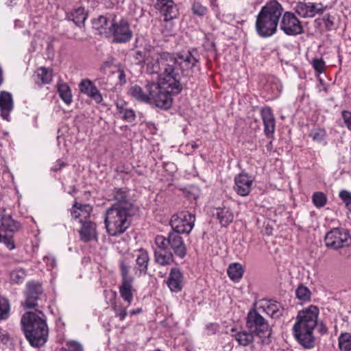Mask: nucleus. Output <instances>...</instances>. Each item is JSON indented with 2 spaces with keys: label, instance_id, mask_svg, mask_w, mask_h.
<instances>
[{
  "label": "nucleus",
  "instance_id": "f257e3e1",
  "mask_svg": "<svg viewBox=\"0 0 351 351\" xmlns=\"http://www.w3.org/2000/svg\"><path fill=\"white\" fill-rule=\"evenodd\" d=\"M195 53H197L196 50L186 51L182 53H178L176 55H173L167 51L157 53L158 58L154 61H150L149 58H147L145 62L147 64V71L149 74L158 73L162 72V77H165V66L163 63L165 62L163 59V55H168V59H172L175 64H172L173 68L174 69V73L176 75L177 80L180 79V72L184 76L190 75L192 73L193 69L196 66L199 60L195 56ZM167 63L171 64V63L166 62Z\"/></svg>",
  "mask_w": 351,
  "mask_h": 351
},
{
  "label": "nucleus",
  "instance_id": "f03ea898",
  "mask_svg": "<svg viewBox=\"0 0 351 351\" xmlns=\"http://www.w3.org/2000/svg\"><path fill=\"white\" fill-rule=\"evenodd\" d=\"M168 55H163V59L165 61L163 63L165 67V77L160 79V83H157L158 88L154 91L149 102V104L164 110L171 108L173 101L171 95H178L182 89L180 79L177 80L175 77L176 75L174 73L173 65L166 62L167 61L171 64H175L172 59L168 60Z\"/></svg>",
  "mask_w": 351,
  "mask_h": 351
},
{
  "label": "nucleus",
  "instance_id": "7ed1b4c3",
  "mask_svg": "<svg viewBox=\"0 0 351 351\" xmlns=\"http://www.w3.org/2000/svg\"><path fill=\"white\" fill-rule=\"evenodd\" d=\"M154 243V261L160 265H170L174 261L173 255L180 258L186 255V246L180 234L171 231L167 237L157 235Z\"/></svg>",
  "mask_w": 351,
  "mask_h": 351
},
{
  "label": "nucleus",
  "instance_id": "20e7f679",
  "mask_svg": "<svg viewBox=\"0 0 351 351\" xmlns=\"http://www.w3.org/2000/svg\"><path fill=\"white\" fill-rule=\"evenodd\" d=\"M22 330L29 344L40 348L48 339L49 328L45 315L41 311L25 313L21 319Z\"/></svg>",
  "mask_w": 351,
  "mask_h": 351
},
{
  "label": "nucleus",
  "instance_id": "39448f33",
  "mask_svg": "<svg viewBox=\"0 0 351 351\" xmlns=\"http://www.w3.org/2000/svg\"><path fill=\"white\" fill-rule=\"evenodd\" d=\"M318 315V308L313 305L298 312L293 331L298 343L304 348L311 349L315 346L313 330L317 325Z\"/></svg>",
  "mask_w": 351,
  "mask_h": 351
},
{
  "label": "nucleus",
  "instance_id": "423d86ee",
  "mask_svg": "<svg viewBox=\"0 0 351 351\" xmlns=\"http://www.w3.org/2000/svg\"><path fill=\"white\" fill-rule=\"evenodd\" d=\"M283 11L282 5L276 0L270 1L263 6L256 16L255 27L257 34L263 38L274 35Z\"/></svg>",
  "mask_w": 351,
  "mask_h": 351
},
{
  "label": "nucleus",
  "instance_id": "0eeeda50",
  "mask_svg": "<svg viewBox=\"0 0 351 351\" xmlns=\"http://www.w3.org/2000/svg\"><path fill=\"white\" fill-rule=\"evenodd\" d=\"M134 212L117 209L110 207L105 214V227L108 234L112 237L119 236L126 231L131 225L130 218L135 215Z\"/></svg>",
  "mask_w": 351,
  "mask_h": 351
},
{
  "label": "nucleus",
  "instance_id": "6e6552de",
  "mask_svg": "<svg viewBox=\"0 0 351 351\" xmlns=\"http://www.w3.org/2000/svg\"><path fill=\"white\" fill-rule=\"evenodd\" d=\"M246 326L251 332L261 339L263 343H270L271 329L267 320L256 310L252 309L248 312Z\"/></svg>",
  "mask_w": 351,
  "mask_h": 351
},
{
  "label": "nucleus",
  "instance_id": "1a4fd4ad",
  "mask_svg": "<svg viewBox=\"0 0 351 351\" xmlns=\"http://www.w3.org/2000/svg\"><path fill=\"white\" fill-rule=\"evenodd\" d=\"M0 242L10 250L15 248L13 234L19 231L21 225L10 215H3L1 218Z\"/></svg>",
  "mask_w": 351,
  "mask_h": 351
},
{
  "label": "nucleus",
  "instance_id": "9d476101",
  "mask_svg": "<svg viewBox=\"0 0 351 351\" xmlns=\"http://www.w3.org/2000/svg\"><path fill=\"white\" fill-rule=\"evenodd\" d=\"M324 242L328 248L333 250L348 247L351 246V236L347 230L335 228L326 233Z\"/></svg>",
  "mask_w": 351,
  "mask_h": 351
},
{
  "label": "nucleus",
  "instance_id": "9b49d317",
  "mask_svg": "<svg viewBox=\"0 0 351 351\" xmlns=\"http://www.w3.org/2000/svg\"><path fill=\"white\" fill-rule=\"evenodd\" d=\"M109 32L112 37V42L115 43H126L131 40L133 32L128 21L122 18L119 21L114 19L108 27Z\"/></svg>",
  "mask_w": 351,
  "mask_h": 351
},
{
  "label": "nucleus",
  "instance_id": "f8f14e48",
  "mask_svg": "<svg viewBox=\"0 0 351 351\" xmlns=\"http://www.w3.org/2000/svg\"><path fill=\"white\" fill-rule=\"evenodd\" d=\"M195 217L188 211H182L173 215L170 220L171 232L189 234L194 227Z\"/></svg>",
  "mask_w": 351,
  "mask_h": 351
},
{
  "label": "nucleus",
  "instance_id": "ddd939ff",
  "mask_svg": "<svg viewBox=\"0 0 351 351\" xmlns=\"http://www.w3.org/2000/svg\"><path fill=\"white\" fill-rule=\"evenodd\" d=\"M157 82H147L143 88L137 84L132 86L129 89L130 95L140 102L149 104L152 96L156 91Z\"/></svg>",
  "mask_w": 351,
  "mask_h": 351
},
{
  "label": "nucleus",
  "instance_id": "4468645a",
  "mask_svg": "<svg viewBox=\"0 0 351 351\" xmlns=\"http://www.w3.org/2000/svg\"><path fill=\"white\" fill-rule=\"evenodd\" d=\"M113 200L115 202L111 207H116L117 209L136 213V208L127 189L115 188L113 191Z\"/></svg>",
  "mask_w": 351,
  "mask_h": 351
},
{
  "label": "nucleus",
  "instance_id": "2eb2a0df",
  "mask_svg": "<svg viewBox=\"0 0 351 351\" xmlns=\"http://www.w3.org/2000/svg\"><path fill=\"white\" fill-rule=\"evenodd\" d=\"M280 29L289 36L298 35L303 32L301 22L294 14L289 12H286L282 15Z\"/></svg>",
  "mask_w": 351,
  "mask_h": 351
},
{
  "label": "nucleus",
  "instance_id": "dca6fc26",
  "mask_svg": "<svg viewBox=\"0 0 351 351\" xmlns=\"http://www.w3.org/2000/svg\"><path fill=\"white\" fill-rule=\"evenodd\" d=\"M43 293V289L40 285L29 282L27 285L25 300L22 305L25 308H33L38 305L37 300Z\"/></svg>",
  "mask_w": 351,
  "mask_h": 351
},
{
  "label": "nucleus",
  "instance_id": "f3484780",
  "mask_svg": "<svg viewBox=\"0 0 351 351\" xmlns=\"http://www.w3.org/2000/svg\"><path fill=\"white\" fill-rule=\"evenodd\" d=\"M155 8L163 14L167 22L176 19L178 14V9L173 0H156Z\"/></svg>",
  "mask_w": 351,
  "mask_h": 351
},
{
  "label": "nucleus",
  "instance_id": "a211bd4d",
  "mask_svg": "<svg viewBox=\"0 0 351 351\" xmlns=\"http://www.w3.org/2000/svg\"><path fill=\"white\" fill-rule=\"evenodd\" d=\"M296 13L303 18L313 17L317 14H321L324 8L321 4L317 5L313 3L299 2L295 8Z\"/></svg>",
  "mask_w": 351,
  "mask_h": 351
},
{
  "label": "nucleus",
  "instance_id": "6ab92c4d",
  "mask_svg": "<svg viewBox=\"0 0 351 351\" xmlns=\"http://www.w3.org/2000/svg\"><path fill=\"white\" fill-rule=\"evenodd\" d=\"M261 116L263 122L265 136L267 138H273L276 130V121L271 108H263L261 110Z\"/></svg>",
  "mask_w": 351,
  "mask_h": 351
},
{
  "label": "nucleus",
  "instance_id": "aec40b11",
  "mask_svg": "<svg viewBox=\"0 0 351 351\" xmlns=\"http://www.w3.org/2000/svg\"><path fill=\"white\" fill-rule=\"evenodd\" d=\"M253 180L247 174L241 173L234 178V189L240 196H247L252 188Z\"/></svg>",
  "mask_w": 351,
  "mask_h": 351
},
{
  "label": "nucleus",
  "instance_id": "412c9836",
  "mask_svg": "<svg viewBox=\"0 0 351 351\" xmlns=\"http://www.w3.org/2000/svg\"><path fill=\"white\" fill-rule=\"evenodd\" d=\"M80 88L81 93L86 95L94 100L95 103L101 104L102 102L103 97L101 94L90 80L88 79L82 80L80 84Z\"/></svg>",
  "mask_w": 351,
  "mask_h": 351
},
{
  "label": "nucleus",
  "instance_id": "4be33fe9",
  "mask_svg": "<svg viewBox=\"0 0 351 351\" xmlns=\"http://www.w3.org/2000/svg\"><path fill=\"white\" fill-rule=\"evenodd\" d=\"M149 263V256L147 250L140 249L137 251L136 258V267L134 270L135 274L140 276L145 275L148 269Z\"/></svg>",
  "mask_w": 351,
  "mask_h": 351
},
{
  "label": "nucleus",
  "instance_id": "5701e85b",
  "mask_svg": "<svg viewBox=\"0 0 351 351\" xmlns=\"http://www.w3.org/2000/svg\"><path fill=\"white\" fill-rule=\"evenodd\" d=\"M182 280L183 276L180 269L172 268L168 277L167 284L171 291L178 293L182 289Z\"/></svg>",
  "mask_w": 351,
  "mask_h": 351
},
{
  "label": "nucleus",
  "instance_id": "b1692460",
  "mask_svg": "<svg viewBox=\"0 0 351 351\" xmlns=\"http://www.w3.org/2000/svg\"><path fill=\"white\" fill-rule=\"evenodd\" d=\"M13 108V100L12 95L6 91L0 92V109L1 115L3 119L8 120L10 112Z\"/></svg>",
  "mask_w": 351,
  "mask_h": 351
},
{
  "label": "nucleus",
  "instance_id": "393cba45",
  "mask_svg": "<svg viewBox=\"0 0 351 351\" xmlns=\"http://www.w3.org/2000/svg\"><path fill=\"white\" fill-rule=\"evenodd\" d=\"M82 227L80 230L81 239L84 242H88L96 238L95 224L90 221H83L80 220Z\"/></svg>",
  "mask_w": 351,
  "mask_h": 351
},
{
  "label": "nucleus",
  "instance_id": "a878e982",
  "mask_svg": "<svg viewBox=\"0 0 351 351\" xmlns=\"http://www.w3.org/2000/svg\"><path fill=\"white\" fill-rule=\"evenodd\" d=\"M259 309H262L263 312L270 315L272 318H277L282 315L283 308L280 303L276 301H266L261 306Z\"/></svg>",
  "mask_w": 351,
  "mask_h": 351
},
{
  "label": "nucleus",
  "instance_id": "bb28decb",
  "mask_svg": "<svg viewBox=\"0 0 351 351\" xmlns=\"http://www.w3.org/2000/svg\"><path fill=\"white\" fill-rule=\"evenodd\" d=\"M87 16V12L84 8L82 7L75 9L68 15L69 19L73 21V23L78 27H82L84 25Z\"/></svg>",
  "mask_w": 351,
  "mask_h": 351
},
{
  "label": "nucleus",
  "instance_id": "cd10ccee",
  "mask_svg": "<svg viewBox=\"0 0 351 351\" xmlns=\"http://www.w3.org/2000/svg\"><path fill=\"white\" fill-rule=\"evenodd\" d=\"M216 215L222 226L226 227L232 222L234 215L229 208H217Z\"/></svg>",
  "mask_w": 351,
  "mask_h": 351
},
{
  "label": "nucleus",
  "instance_id": "c85d7f7f",
  "mask_svg": "<svg viewBox=\"0 0 351 351\" xmlns=\"http://www.w3.org/2000/svg\"><path fill=\"white\" fill-rule=\"evenodd\" d=\"M133 282H121L119 289L121 297L130 305L133 300Z\"/></svg>",
  "mask_w": 351,
  "mask_h": 351
},
{
  "label": "nucleus",
  "instance_id": "c756f323",
  "mask_svg": "<svg viewBox=\"0 0 351 351\" xmlns=\"http://www.w3.org/2000/svg\"><path fill=\"white\" fill-rule=\"evenodd\" d=\"M34 80L41 84H49L52 80L51 71L44 67L38 69L34 75Z\"/></svg>",
  "mask_w": 351,
  "mask_h": 351
},
{
  "label": "nucleus",
  "instance_id": "7c9ffc66",
  "mask_svg": "<svg viewBox=\"0 0 351 351\" xmlns=\"http://www.w3.org/2000/svg\"><path fill=\"white\" fill-rule=\"evenodd\" d=\"M254 334L250 330L249 332L243 330L236 333L234 337L240 346H247L254 341Z\"/></svg>",
  "mask_w": 351,
  "mask_h": 351
},
{
  "label": "nucleus",
  "instance_id": "2f4dec72",
  "mask_svg": "<svg viewBox=\"0 0 351 351\" xmlns=\"http://www.w3.org/2000/svg\"><path fill=\"white\" fill-rule=\"evenodd\" d=\"M243 268L240 263H232L228 268V274L230 278L234 281L240 280L243 275Z\"/></svg>",
  "mask_w": 351,
  "mask_h": 351
},
{
  "label": "nucleus",
  "instance_id": "473e14b6",
  "mask_svg": "<svg viewBox=\"0 0 351 351\" xmlns=\"http://www.w3.org/2000/svg\"><path fill=\"white\" fill-rule=\"evenodd\" d=\"M58 92L63 101L69 105L72 102V94L70 87L66 83L58 84Z\"/></svg>",
  "mask_w": 351,
  "mask_h": 351
},
{
  "label": "nucleus",
  "instance_id": "72a5a7b5",
  "mask_svg": "<svg viewBox=\"0 0 351 351\" xmlns=\"http://www.w3.org/2000/svg\"><path fill=\"white\" fill-rule=\"evenodd\" d=\"M315 23L321 29L330 31L335 25V17L328 14L324 15L322 18L315 20Z\"/></svg>",
  "mask_w": 351,
  "mask_h": 351
},
{
  "label": "nucleus",
  "instance_id": "f704fd0d",
  "mask_svg": "<svg viewBox=\"0 0 351 351\" xmlns=\"http://www.w3.org/2000/svg\"><path fill=\"white\" fill-rule=\"evenodd\" d=\"M119 268L121 282H134V278L130 276V265L126 263L125 259L120 261Z\"/></svg>",
  "mask_w": 351,
  "mask_h": 351
},
{
  "label": "nucleus",
  "instance_id": "c9c22d12",
  "mask_svg": "<svg viewBox=\"0 0 351 351\" xmlns=\"http://www.w3.org/2000/svg\"><path fill=\"white\" fill-rule=\"evenodd\" d=\"M338 340L340 351H351V333L341 334Z\"/></svg>",
  "mask_w": 351,
  "mask_h": 351
},
{
  "label": "nucleus",
  "instance_id": "e433bc0d",
  "mask_svg": "<svg viewBox=\"0 0 351 351\" xmlns=\"http://www.w3.org/2000/svg\"><path fill=\"white\" fill-rule=\"evenodd\" d=\"M10 277L12 283L21 284L26 277V271L21 268L16 269L10 272Z\"/></svg>",
  "mask_w": 351,
  "mask_h": 351
},
{
  "label": "nucleus",
  "instance_id": "4c0bfd02",
  "mask_svg": "<svg viewBox=\"0 0 351 351\" xmlns=\"http://www.w3.org/2000/svg\"><path fill=\"white\" fill-rule=\"evenodd\" d=\"M10 305L8 300L0 298V320L7 319L10 315Z\"/></svg>",
  "mask_w": 351,
  "mask_h": 351
},
{
  "label": "nucleus",
  "instance_id": "58836bf2",
  "mask_svg": "<svg viewBox=\"0 0 351 351\" xmlns=\"http://www.w3.org/2000/svg\"><path fill=\"white\" fill-rule=\"evenodd\" d=\"M295 295L299 300L306 302L310 300L311 293L306 287L300 285L295 290Z\"/></svg>",
  "mask_w": 351,
  "mask_h": 351
},
{
  "label": "nucleus",
  "instance_id": "ea45409f",
  "mask_svg": "<svg viewBox=\"0 0 351 351\" xmlns=\"http://www.w3.org/2000/svg\"><path fill=\"white\" fill-rule=\"evenodd\" d=\"M309 136L311 137L314 141L321 143L326 138V132L322 128H314L310 132Z\"/></svg>",
  "mask_w": 351,
  "mask_h": 351
},
{
  "label": "nucleus",
  "instance_id": "a19ab883",
  "mask_svg": "<svg viewBox=\"0 0 351 351\" xmlns=\"http://www.w3.org/2000/svg\"><path fill=\"white\" fill-rule=\"evenodd\" d=\"M108 19L104 16H99L93 21V27L103 33V30H106L108 28Z\"/></svg>",
  "mask_w": 351,
  "mask_h": 351
},
{
  "label": "nucleus",
  "instance_id": "79ce46f5",
  "mask_svg": "<svg viewBox=\"0 0 351 351\" xmlns=\"http://www.w3.org/2000/svg\"><path fill=\"white\" fill-rule=\"evenodd\" d=\"M312 200L317 208H322L327 203V197L322 192H315L313 193Z\"/></svg>",
  "mask_w": 351,
  "mask_h": 351
},
{
  "label": "nucleus",
  "instance_id": "37998d69",
  "mask_svg": "<svg viewBox=\"0 0 351 351\" xmlns=\"http://www.w3.org/2000/svg\"><path fill=\"white\" fill-rule=\"evenodd\" d=\"M74 208H77L81 213L82 217L86 218L90 215L92 207L89 204H82L78 202L74 203Z\"/></svg>",
  "mask_w": 351,
  "mask_h": 351
},
{
  "label": "nucleus",
  "instance_id": "c03bdc74",
  "mask_svg": "<svg viewBox=\"0 0 351 351\" xmlns=\"http://www.w3.org/2000/svg\"><path fill=\"white\" fill-rule=\"evenodd\" d=\"M192 11L195 15L203 16L207 13V8L199 2H194L192 5Z\"/></svg>",
  "mask_w": 351,
  "mask_h": 351
},
{
  "label": "nucleus",
  "instance_id": "a18cd8bd",
  "mask_svg": "<svg viewBox=\"0 0 351 351\" xmlns=\"http://www.w3.org/2000/svg\"><path fill=\"white\" fill-rule=\"evenodd\" d=\"M339 196L345 203L347 208L351 212V193L347 190H341Z\"/></svg>",
  "mask_w": 351,
  "mask_h": 351
},
{
  "label": "nucleus",
  "instance_id": "49530a36",
  "mask_svg": "<svg viewBox=\"0 0 351 351\" xmlns=\"http://www.w3.org/2000/svg\"><path fill=\"white\" fill-rule=\"evenodd\" d=\"M112 309L115 313V316L118 317L121 321L123 320L127 315V308L123 306H117L115 303L112 304Z\"/></svg>",
  "mask_w": 351,
  "mask_h": 351
},
{
  "label": "nucleus",
  "instance_id": "de8ad7c7",
  "mask_svg": "<svg viewBox=\"0 0 351 351\" xmlns=\"http://www.w3.org/2000/svg\"><path fill=\"white\" fill-rule=\"evenodd\" d=\"M312 66L315 71L319 73H323L326 68L325 62L322 58H316L313 60Z\"/></svg>",
  "mask_w": 351,
  "mask_h": 351
},
{
  "label": "nucleus",
  "instance_id": "09e8293b",
  "mask_svg": "<svg viewBox=\"0 0 351 351\" xmlns=\"http://www.w3.org/2000/svg\"><path fill=\"white\" fill-rule=\"evenodd\" d=\"M155 54V50L153 49H149L146 50V51H137L136 52V58L138 60H144L145 62L147 61V58L152 56Z\"/></svg>",
  "mask_w": 351,
  "mask_h": 351
},
{
  "label": "nucleus",
  "instance_id": "8fccbe9b",
  "mask_svg": "<svg viewBox=\"0 0 351 351\" xmlns=\"http://www.w3.org/2000/svg\"><path fill=\"white\" fill-rule=\"evenodd\" d=\"M120 112L123 113V117L124 120H125L126 121L132 122L133 121H134L136 115H135V112L133 110L125 109L123 111H120Z\"/></svg>",
  "mask_w": 351,
  "mask_h": 351
},
{
  "label": "nucleus",
  "instance_id": "3c124183",
  "mask_svg": "<svg viewBox=\"0 0 351 351\" xmlns=\"http://www.w3.org/2000/svg\"><path fill=\"white\" fill-rule=\"evenodd\" d=\"M342 118L348 130L351 131V112L347 110L342 111Z\"/></svg>",
  "mask_w": 351,
  "mask_h": 351
},
{
  "label": "nucleus",
  "instance_id": "603ef678",
  "mask_svg": "<svg viewBox=\"0 0 351 351\" xmlns=\"http://www.w3.org/2000/svg\"><path fill=\"white\" fill-rule=\"evenodd\" d=\"M10 341V337L7 331L0 328V343L7 344Z\"/></svg>",
  "mask_w": 351,
  "mask_h": 351
},
{
  "label": "nucleus",
  "instance_id": "864d4df0",
  "mask_svg": "<svg viewBox=\"0 0 351 351\" xmlns=\"http://www.w3.org/2000/svg\"><path fill=\"white\" fill-rule=\"evenodd\" d=\"M69 351H83L82 345L75 341H71L68 343Z\"/></svg>",
  "mask_w": 351,
  "mask_h": 351
},
{
  "label": "nucleus",
  "instance_id": "5fc2aeb1",
  "mask_svg": "<svg viewBox=\"0 0 351 351\" xmlns=\"http://www.w3.org/2000/svg\"><path fill=\"white\" fill-rule=\"evenodd\" d=\"M66 166V163L62 160H58L55 164L52 166L51 170L53 171H58L61 170Z\"/></svg>",
  "mask_w": 351,
  "mask_h": 351
},
{
  "label": "nucleus",
  "instance_id": "6e6d98bb",
  "mask_svg": "<svg viewBox=\"0 0 351 351\" xmlns=\"http://www.w3.org/2000/svg\"><path fill=\"white\" fill-rule=\"evenodd\" d=\"M71 214L72 218L74 219H77L79 217H82L80 211L77 208H74V204L73 205V207L71 209Z\"/></svg>",
  "mask_w": 351,
  "mask_h": 351
},
{
  "label": "nucleus",
  "instance_id": "4d7b16f0",
  "mask_svg": "<svg viewBox=\"0 0 351 351\" xmlns=\"http://www.w3.org/2000/svg\"><path fill=\"white\" fill-rule=\"evenodd\" d=\"M119 80L121 84H125L126 83V76L124 71L123 69H119Z\"/></svg>",
  "mask_w": 351,
  "mask_h": 351
},
{
  "label": "nucleus",
  "instance_id": "13d9d810",
  "mask_svg": "<svg viewBox=\"0 0 351 351\" xmlns=\"http://www.w3.org/2000/svg\"><path fill=\"white\" fill-rule=\"evenodd\" d=\"M45 261L47 264L50 265L51 267H55L56 266V261L52 256L45 257Z\"/></svg>",
  "mask_w": 351,
  "mask_h": 351
},
{
  "label": "nucleus",
  "instance_id": "bf43d9fd",
  "mask_svg": "<svg viewBox=\"0 0 351 351\" xmlns=\"http://www.w3.org/2000/svg\"><path fill=\"white\" fill-rule=\"evenodd\" d=\"M317 326H318L319 332L321 334H324L327 332V328L324 324H323V323H320L319 325L317 324Z\"/></svg>",
  "mask_w": 351,
  "mask_h": 351
},
{
  "label": "nucleus",
  "instance_id": "052dcab7",
  "mask_svg": "<svg viewBox=\"0 0 351 351\" xmlns=\"http://www.w3.org/2000/svg\"><path fill=\"white\" fill-rule=\"evenodd\" d=\"M187 145H188V146H189V145H191V147H192L193 149H195L198 148V147H199V146H198V145H197L196 143H195V142L190 143H189Z\"/></svg>",
  "mask_w": 351,
  "mask_h": 351
},
{
  "label": "nucleus",
  "instance_id": "680f3d73",
  "mask_svg": "<svg viewBox=\"0 0 351 351\" xmlns=\"http://www.w3.org/2000/svg\"><path fill=\"white\" fill-rule=\"evenodd\" d=\"M141 311V309L138 308V309H136V310H134V311H131V312H130V314H131V315H135V314L139 313Z\"/></svg>",
  "mask_w": 351,
  "mask_h": 351
},
{
  "label": "nucleus",
  "instance_id": "e2e57ef3",
  "mask_svg": "<svg viewBox=\"0 0 351 351\" xmlns=\"http://www.w3.org/2000/svg\"><path fill=\"white\" fill-rule=\"evenodd\" d=\"M2 82H3L2 70H1V68L0 67V85L1 84Z\"/></svg>",
  "mask_w": 351,
  "mask_h": 351
},
{
  "label": "nucleus",
  "instance_id": "0e129e2a",
  "mask_svg": "<svg viewBox=\"0 0 351 351\" xmlns=\"http://www.w3.org/2000/svg\"><path fill=\"white\" fill-rule=\"evenodd\" d=\"M198 197H199V193H194L193 198L195 199H196Z\"/></svg>",
  "mask_w": 351,
  "mask_h": 351
}]
</instances>
